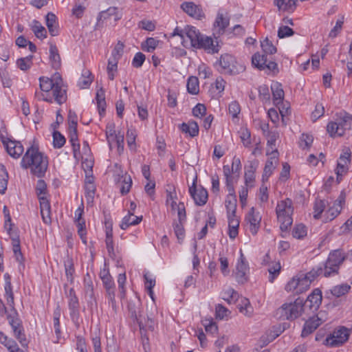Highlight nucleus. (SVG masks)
<instances>
[{"label":"nucleus","mask_w":352,"mask_h":352,"mask_svg":"<svg viewBox=\"0 0 352 352\" xmlns=\"http://www.w3.org/2000/svg\"><path fill=\"white\" fill-rule=\"evenodd\" d=\"M78 229V234L80 236L82 243H87V231L85 228V221L84 219L74 220Z\"/></svg>","instance_id":"49"},{"label":"nucleus","mask_w":352,"mask_h":352,"mask_svg":"<svg viewBox=\"0 0 352 352\" xmlns=\"http://www.w3.org/2000/svg\"><path fill=\"white\" fill-rule=\"evenodd\" d=\"M292 235L296 239H302L307 235V228L303 224L296 225L293 230Z\"/></svg>","instance_id":"59"},{"label":"nucleus","mask_w":352,"mask_h":352,"mask_svg":"<svg viewBox=\"0 0 352 352\" xmlns=\"http://www.w3.org/2000/svg\"><path fill=\"white\" fill-rule=\"evenodd\" d=\"M281 266L278 261H272L268 266V272L270 273L269 281L272 283L274 279L279 275Z\"/></svg>","instance_id":"40"},{"label":"nucleus","mask_w":352,"mask_h":352,"mask_svg":"<svg viewBox=\"0 0 352 352\" xmlns=\"http://www.w3.org/2000/svg\"><path fill=\"white\" fill-rule=\"evenodd\" d=\"M180 129L183 133L188 134L190 137L194 138L199 134V126L195 121H189L188 123H182Z\"/></svg>","instance_id":"30"},{"label":"nucleus","mask_w":352,"mask_h":352,"mask_svg":"<svg viewBox=\"0 0 352 352\" xmlns=\"http://www.w3.org/2000/svg\"><path fill=\"white\" fill-rule=\"evenodd\" d=\"M237 307L241 314L248 317L252 316L254 310L248 298H241Z\"/></svg>","instance_id":"31"},{"label":"nucleus","mask_w":352,"mask_h":352,"mask_svg":"<svg viewBox=\"0 0 352 352\" xmlns=\"http://www.w3.org/2000/svg\"><path fill=\"white\" fill-rule=\"evenodd\" d=\"M100 277L104 287L113 286L115 285L109 270L105 268L101 270L100 272Z\"/></svg>","instance_id":"47"},{"label":"nucleus","mask_w":352,"mask_h":352,"mask_svg":"<svg viewBox=\"0 0 352 352\" xmlns=\"http://www.w3.org/2000/svg\"><path fill=\"white\" fill-rule=\"evenodd\" d=\"M349 329L341 326L335 329L324 340L323 344L330 347H338L344 344L349 338Z\"/></svg>","instance_id":"9"},{"label":"nucleus","mask_w":352,"mask_h":352,"mask_svg":"<svg viewBox=\"0 0 352 352\" xmlns=\"http://www.w3.org/2000/svg\"><path fill=\"white\" fill-rule=\"evenodd\" d=\"M65 143V137L58 131H54L53 133V144L54 148H60Z\"/></svg>","instance_id":"64"},{"label":"nucleus","mask_w":352,"mask_h":352,"mask_svg":"<svg viewBox=\"0 0 352 352\" xmlns=\"http://www.w3.org/2000/svg\"><path fill=\"white\" fill-rule=\"evenodd\" d=\"M93 81V77L90 71L85 69L82 71V76L78 81V85L81 89L87 88Z\"/></svg>","instance_id":"35"},{"label":"nucleus","mask_w":352,"mask_h":352,"mask_svg":"<svg viewBox=\"0 0 352 352\" xmlns=\"http://www.w3.org/2000/svg\"><path fill=\"white\" fill-rule=\"evenodd\" d=\"M118 9L116 7H110L107 10L102 11L99 13L98 16V23L97 25H99V23L102 19L106 20L110 19L111 16H114V20L117 21L119 19V16H118Z\"/></svg>","instance_id":"32"},{"label":"nucleus","mask_w":352,"mask_h":352,"mask_svg":"<svg viewBox=\"0 0 352 352\" xmlns=\"http://www.w3.org/2000/svg\"><path fill=\"white\" fill-rule=\"evenodd\" d=\"M272 91L274 103L276 104L281 103L284 98V91L281 85L278 83H275L272 86Z\"/></svg>","instance_id":"37"},{"label":"nucleus","mask_w":352,"mask_h":352,"mask_svg":"<svg viewBox=\"0 0 352 352\" xmlns=\"http://www.w3.org/2000/svg\"><path fill=\"white\" fill-rule=\"evenodd\" d=\"M344 16L341 15L339 19H338L336 25L333 28V29L330 31L329 34V36L330 38H335L337 36L338 33L342 30V25L344 24Z\"/></svg>","instance_id":"55"},{"label":"nucleus","mask_w":352,"mask_h":352,"mask_svg":"<svg viewBox=\"0 0 352 352\" xmlns=\"http://www.w3.org/2000/svg\"><path fill=\"white\" fill-rule=\"evenodd\" d=\"M50 58L52 66L54 69H58L60 67V57L58 49L55 45H51L50 47Z\"/></svg>","instance_id":"33"},{"label":"nucleus","mask_w":352,"mask_h":352,"mask_svg":"<svg viewBox=\"0 0 352 352\" xmlns=\"http://www.w3.org/2000/svg\"><path fill=\"white\" fill-rule=\"evenodd\" d=\"M3 143L8 153L13 158L20 157L24 151L22 144L19 141L8 139L7 141L3 140Z\"/></svg>","instance_id":"20"},{"label":"nucleus","mask_w":352,"mask_h":352,"mask_svg":"<svg viewBox=\"0 0 352 352\" xmlns=\"http://www.w3.org/2000/svg\"><path fill=\"white\" fill-rule=\"evenodd\" d=\"M181 8L188 15L196 19L201 20L205 16L201 6L196 5L193 2H184L181 5Z\"/></svg>","instance_id":"18"},{"label":"nucleus","mask_w":352,"mask_h":352,"mask_svg":"<svg viewBox=\"0 0 352 352\" xmlns=\"http://www.w3.org/2000/svg\"><path fill=\"white\" fill-rule=\"evenodd\" d=\"M351 289V286L348 284H342L333 287L331 293L336 297H340L347 294Z\"/></svg>","instance_id":"42"},{"label":"nucleus","mask_w":352,"mask_h":352,"mask_svg":"<svg viewBox=\"0 0 352 352\" xmlns=\"http://www.w3.org/2000/svg\"><path fill=\"white\" fill-rule=\"evenodd\" d=\"M69 124V142L72 144L73 153L75 158H78L80 157V144L78 140L77 135V124Z\"/></svg>","instance_id":"23"},{"label":"nucleus","mask_w":352,"mask_h":352,"mask_svg":"<svg viewBox=\"0 0 352 352\" xmlns=\"http://www.w3.org/2000/svg\"><path fill=\"white\" fill-rule=\"evenodd\" d=\"M118 133L115 130L114 123H109L106 126V137L109 145L111 148L113 144H114L115 136H117Z\"/></svg>","instance_id":"46"},{"label":"nucleus","mask_w":352,"mask_h":352,"mask_svg":"<svg viewBox=\"0 0 352 352\" xmlns=\"http://www.w3.org/2000/svg\"><path fill=\"white\" fill-rule=\"evenodd\" d=\"M321 274L324 275V267L320 266L316 268H313L304 276L307 280H310V283H311L312 281H314L318 276Z\"/></svg>","instance_id":"58"},{"label":"nucleus","mask_w":352,"mask_h":352,"mask_svg":"<svg viewBox=\"0 0 352 352\" xmlns=\"http://www.w3.org/2000/svg\"><path fill=\"white\" fill-rule=\"evenodd\" d=\"M21 166L24 169L30 168L31 173L36 177H42L47 169L48 160L37 147L32 146L22 157Z\"/></svg>","instance_id":"3"},{"label":"nucleus","mask_w":352,"mask_h":352,"mask_svg":"<svg viewBox=\"0 0 352 352\" xmlns=\"http://www.w3.org/2000/svg\"><path fill=\"white\" fill-rule=\"evenodd\" d=\"M239 294L232 288H228L222 292V298L229 304L235 303L239 298Z\"/></svg>","instance_id":"41"},{"label":"nucleus","mask_w":352,"mask_h":352,"mask_svg":"<svg viewBox=\"0 0 352 352\" xmlns=\"http://www.w3.org/2000/svg\"><path fill=\"white\" fill-rule=\"evenodd\" d=\"M236 196L235 194V190H232V192H228V195L226 196L225 205L227 210V214H233L236 213Z\"/></svg>","instance_id":"28"},{"label":"nucleus","mask_w":352,"mask_h":352,"mask_svg":"<svg viewBox=\"0 0 352 352\" xmlns=\"http://www.w3.org/2000/svg\"><path fill=\"white\" fill-rule=\"evenodd\" d=\"M188 28H196L195 27H193V26H190V25H187L184 28V29H180L178 27H177L173 32V36H180L181 39H182V44L184 47H188V45H189V40L188 39V38L186 37V33L188 30Z\"/></svg>","instance_id":"39"},{"label":"nucleus","mask_w":352,"mask_h":352,"mask_svg":"<svg viewBox=\"0 0 352 352\" xmlns=\"http://www.w3.org/2000/svg\"><path fill=\"white\" fill-rule=\"evenodd\" d=\"M266 155L269 156V157L264 167L263 177L267 179L278 164L279 153L277 149L271 151L267 150Z\"/></svg>","instance_id":"16"},{"label":"nucleus","mask_w":352,"mask_h":352,"mask_svg":"<svg viewBox=\"0 0 352 352\" xmlns=\"http://www.w3.org/2000/svg\"><path fill=\"white\" fill-rule=\"evenodd\" d=\"M84 291L86 298L93 300L94 297V284L89 274L84 278Z\"/></svg>","instance_id":"38"},{"label":"nucleus","mask_w":352,"mask_h":352,"mask_svg":"<svg viewBox=\"0 0 352 352\" xmlns=\"http://www.w3.org/2000/svg\"><path fill=\"white\" fill-rule=\"evenodd\" d=\"M67 297L69 298V307L70 309V315L72 318L78 314V299L76 296L74 289L70 288L68 293Z\"/></svg>","instance_id":"25"},{"label":"nucleus","mask_w":352,"mask_h":352,"mask_svg":"<svg viewBox=\"0 0 352 352\" xmlns=\"http://www.w3.org/2000/svg\"><path fill=\"white\" fill-rule=\"evenodd\" d=\"M345 259L344 253L340 250L331 252L324 265V276L329 277L338 273L340 265Z\"/></svg>","instance_id":"8"},{"label":"nucleus","mask_w":352,"mask_h":352,"mask_svg":"<svg viewBox=\"0 0 352 352\" xmlns=\"http://www.w3.org/2000/svg\"><path fill=\"white\" fill-rule=\"evenodd\" d=\"M248 228L250 232L255 235L257 234L261 225V216L258 212H256L254 208H251L245 219Z\"/></svg>","instance_id":"14"},{"label":"nucleus","mask_w":352,"mask_h":352,"mask_svg":"<svg viewBox=\"0 0 352 352\" xmlns=\"http://www.w3.org/2000/svg\"><path fill=\"white\" fill-rule=\"evenodd\" d=\"M38 80L39 89H36L34 93V97L37 100L50 103L54 101L58 104L66 102V87L58 72H56L51 78L41 76Z\"/></svg>","instance_id":"1"},{"label":"nucleus","mask_w":352,"mask_h":352,"mask_svg":"<svg viewBox=\"0 0 352 352\" xmlns=\"http://www.w3.org/2000/svg\"><path fill=\"white\" fill-rule=\"evenodd\" d=\"M40 209L42 219L45 224H50L52 222L51 219V208L47 199H41Z\"/></svg>","instance_id":"24"},{"label":"nucleus","mask_w":352,"mask_h":352,"mask_svg":"<svg viewBox=\"0 0 352 352\" xmlns=\"http://www.w3.org/2000/svg\"><path fill=\"white\" fill-rule=\"evenodd\" d=\"M229 24L230 18L227 14L219 11L214 22V34H223Z\"/></svg>","instance_id":"21"},{"label":"nucleus","mask_w":352,"mask_h":352,"mask_svg":"<svg viewBox=\"0 0 352 352\" xmlns=\"http://www.w3.org/2000/svg\"><path fill=\"white\" fill-rule=\"evenodd\" d=\"M106 291V296L108 299V303L111 306L113 310L116 312L117 306L116 301L115 285L111 287H104Z\"/></svg>","instance_id":"43"},{"label":"nucleus","mask_w":352,"mask_h":352,"mask_svg":"<svg viewBox=\"0 0 352 352\" xmlns=\"http://www.w3.org/2000/svg\"><path fill=\"white\" fill-rule=\"evenodd\" d=\"M345 203V194L342 192L338 198L334 201L324 213V221L326 222L333 220L340 213L342 206Z\"/></svg>","instance_id":"12"},{"label":"nucleus","mask_w":352,"mask_h":352,"mask_svg":"<svg viewBox=\"0 0 352 352\" xmlns=\"http://www.w3.org/2000/svg\"><path fill=\"white\" fill-rule=\"evenodd\" d=\"M31 29L35 36L40 39H44L47 36V31L40 22L34 20L31 24Z\"/></svg>","instance_id":"34"},{"label":"nucleus","mask_w":352,"mask_h":352,"mask_svg":"<svg viewBox=\"0 0 352 352\" xmlns=\"http://www.w3.org/2000/svg\"><path fill=\"white\" fill-rule=\"evenodd\" d=\"M118 59L111 58L108 61L107 74L109 80H113L117 72Z\"/></svg>","instance_id":"50"},{"label":"nucleus","mask_w":352,"mask_h":352,"mask_svg":"<svg viewBox=\"0 0 352 352\" xmlns=\"http://www.w3.org/2000/svg\"><path fill=\"white\" fill-rule=\"evenodd\" d=\"M303 309L302 300H296L294 302L285 303L280 309L281 316L287 320H293L300 316Z\"/></svg>","instance_id":"10"},{"label":"nucleus","mask_w":352,"mask_h":352,"mask_svg":"<svg viewBox=\"0 0 352 352\" xmlns=\"http://www.w3.org/2000/svg\"><path fill=\"white\" fill-rule=\"evenodd\" d=\"M12 250L16 256V259L21 262L23 260V256L21 252L20 241L19 236L12 238Z\"/></svg>","instance_id":"57"},{"label":"nucleus","mask_w":352,"mask_h":352,"mask_svg":"<svg viewBox=\"0 0 352 352\" xmlns=\"http://www.w3.org/2000/svg\"><path fill=\"white\" fill-rule=\"evenodd\" d=\"M85 198L87 199V203H92L96 192V186L94 184L89 183V184H85Z\"/></svg>","instance_id":"56"},{"label":"nucleus","mask_w":352,"mask_h":352,"mask_svg":"<svg viewBox=\"0 0 352 352\" xmlns=\"http://www.w3.org/2000/svg\"><path fill=\"white\" fill-rule=\"evenodd\" d=\"M249 273V266L241 252L240 258L236 266V272L234 273L236 281L240 284H243L248 280V275Z\"/></svg>","instance_id":"17"},{"label":"nucleus","mask_w":352,"mask_h":352,"mask_svg":"<svg viewBox=\"0 0 352 352\" xmlns=\"http://www.w3.org/2000/svg\"><path fill=\"white\" fill-rule=\"evenodd\" d=\"M3 276L5 280V297L6 298L8 306L12 309V314L8 315L7 318L8 322L12 327L14 336L18 340L20 344L23 346H27L28 342L24 333L22 322L19 318L16 310L14 309V298L12 292V286L11 284V277L8 273L5 274Z\"/></svg>","instance_id":"2"},{"label":"nucleus","mask_w":352,"mask_h":352,"mask_svg":"<svg viewBox=\"0 0 352 352\" xmlns=\"http://www.w3.org/2000/svg\"><path fill=\"white\" fill-rule=\"evenodd\" d=\"M314 141V138L312 135L302 133L300 138L299 146L300 148L305 149L307 148H309L312 144Z\"/></svg>","instance_id":"61"},{"label":"nucleus","mask_w":352,"mask_h":352,"mask_svg":"<svg viewBox=\"0 0 352 352\" xmlns=\"http://www.w3.org/2000/svg\"><path fill=\"white\" fill-rule=\"evenodd\" d=\"M142 219V216L137 217L133 214V212L129 211L127 215L123 219L120 224V228L122 230L127 229L130 226H135L139 224Z\"/></svg>","instance_id":"27"},{"label":"nucleus","mask_w":352,"mask_h":352,"mask_svg":"<svg viewBox=\"0 0 352 352\" xmlns=\"http://www.w3.org/2000/svg\"><path fill=\"white\" fill-rule=\"evenodd\" d=\"M132 185V179L129 175H125L123 177V179L122 181V186L120 188V192L122 195L127 194L131 189Z\"/></svg>","instance_id":"63"},{"label":"nucleus","mask_w":352,"mask_h":352,"mask_svg":"<svg viewBox=\"0 0 352 352\" xmlns=\"http://www.w3.org/2000/svg\"><path fill=\"white\" fill-rule=\"evenodd\" d=\"M189 192L194 199L195 204L198 206H204L208 200V192L204 188L196 189L195 182L189 188Z\"/></svg>","instance_id":"22"},{"label":"nucleus","mask_w":352,"mask_h":352,"mask_svg":"<svg viewBox=\"0 0 352 352\" xmlns=\"http://www.w3.org/2000/svg\"><path fill=\"white\" fill-rule=\"evenodd\" d=\"M32 56H28L25 58H19L16 61L18 67L23 71L28 70L30 68L32 64Z\"/></svg>","instance_id":"54"},{"label":"nucleus","mask_w":352,"mask_h":352,"mask_svg":"<svg viewBox=\"0 0 352 352\" xmlns=\"http://www.w3.org/2000/svg\"><path fill=\"white\" fill-rule=\"evenodd\" d=\"M47 185L44 180L39 179L36 184V193L38 197L39 201L41 199H47L46 197Z\"/></svg>","instance_id":"60"},{"label":"nucleus","mask_w":352,"mask_h":352,"mask_svg":"<svg viewBox=\"0 0 352 352\" xmlns=\"http://www.w3.org/2000/svg\"><path fill=\"white\" fill-rule=\"evenodd\" d=\"M187 90L191 94H197L199 91L198 78L195 76H190L187 81Z\"/></svg>","instance_id":"44"},{"label":"nucleus","mask_w":352,"mask_h":352,"mask_svg":"<svg viewBox=\"0 0 352 352\" xmlns=\"http://www.w3.org/2000/svg\"><path fill=\"white\" fill-rule=\"evenodd\" d=\"M322 292L319 289H315L312 293L308 296L307 302H309V307L311 309H317L322 302Z\"/></svg>","instance_id":"29"},{"label":"nucleus","mask_w":352,"mask_h":352,"mask_svg":"<svg viewBox=\"0 0 352 352\" xmlns=\"http://www.w3.org/2000/svg\"><path fill=\"white\" fill-rule=\"evenodd\" d=\"M216 318L219 320H223L227 318L230 311L224 306L221 304H218L215 307Z\"/></svg>","instance_id":"62"},{"label":"nucleus","mask_w":352,"mask_h":352,"mask_svg":"<svg viewBox=\"0 0 352 352\" xmlns=\"http://www.w3.org/2000/svg\"><path fill=\"white\" fill-rule=\"evenodd\" d=\"M325 314L320 311L316 316L310 318L305 323L302 331V337H306L313 333L322 322L325 321L324 318Z\"/></svg>","instance_id":"13"},{"label":"nucleus","mask_w":352,"mask_h":352,"mask_svg":"<svg viewBox=\"0 0 352 352\" xmlns=\"http://www.w3.org/2000/svg\"><path fill=\"white\" fill-rule=\"evenodd\" d=\"M186 37L189 40V45L196 49H201L208 54L218 53L220 45L217 38L201 34L197 28H188Z\"/></svg>","instance_id":"4"},{"label":"nucleus","mask_w":352,"mask_h":352,"mask_svg":"<svg viewBox=\"0 0 352 352\" xmlns=\"http://www.w3.org/2000/svg\"><path fill=\"white\" fill-rule=\"evenodd\" d=\"M46 25L49 30L50 34L52 36H57L59 32L58 23L56 21V16L52 12L47 13L46 15Z\"/></svg>","instance_id":"26"},{"label":"nucleus","mask_w":352,"mask_h":352,"mask_svg":"<svg viewBox=\"0 0 352 352\" xmlns=\"http://www.w3.org/2000/svg\"><path fill=\"white\" fill-rule=\"evenodd\" d=\"M293 212L294 208L292 199L287 198L278 202L276 207V214L282 231L287 230L292 226Z\"/></svg>","instance_id":"6"},{"label":"nucleus","mask_w":352,"mask_h":352,"mask_svg":"<svg viewBox=\"0 0 352 352\" xmlns=\"http://www.w3.org/2000/svg\"><path fill=\"white\" fill-rule=\"evenodd\" d=\"M184 223L185 222L179 221L173 223L174 232L179 243L183 241L185 237V230L184 228Z\"/></svg>","instance_id":"48"},{"label":"nucleus","mask_w":352,"mask_h":352,"mask_svg":"<svg viewBox=\"0 0 352 352\" xmlns=\"http://www.w3.org/2000/svg\"><path fill=\"white\" fill-rule=\"evenodd\" d=\"M352 129V116L346 112H341L338 115L336 121L329 122L327 131L331 137H340L345 131Z\"/></svg>","instance_id":"7"},{"label":"nucleus","mask_w":352,"mask_h":352,"mask_svg":"<svg viewBox=\"0 0 352 352\" xmlns=\"http://www.w3.org/2000/svg\"><path fill=\"white\" fill-rule=\"evenodd\" d=\"M166 205L170 206L172 210H175L177 206L176 202L177 196L175 189L173 190L170 188V190H166Z\"/></svg>","instance_id":"45"},{"label":"nucleus","mask_w":352,"mask_h":352,"mask_svg":"<svg viewBox=\"0 0 352 352\" xmlns=\"http://www.w3.org/2000/svg\"><path fill=\"white\" fill-rule=\"evenodd\" d=\"M223 175L226 179V185L228 192L234 190V184L237 182L239 173L234 170L233 168H230L229 165L223 166Z\"/></svg>","instance_id":"19"},{"label":"nucleus","mask_w":352,"mask_h":352,"mask_svg":"<svg viewBox=\"0 0 352 352\" xmlns=\"http://www.w3.org/2000/svg\"><path fill=\"white\" fill-rule=\"evenodd\" d=\"M219 65L223 72L230 74H236L245 69L242 65H237L234 57L228 54L221 56Z\"/></svg>","instance_id":"11"},{"label":"nucleus","mask_w":352,"mask_h":352,"mask_svg":"<svg viewBox=\"0 0 352 352\" xmlns=\"http://www.w3.org/2000/svg\"><path fill=\"white\" fill-rule=\"evenodd\" d=\"M261 47L263 54L255 53L252 58V65L260 70L265 69L270 71L275 70L277 68V64L274 61L268 60L267 55L275 54L276 52V47L267 38H265L261 42Z\"/></svg>","instance_id":"5"},{"label":"nucleus","mask_w":352,"mask_h":352,"mask_svg":"<svg viewBox=\"0 0 352 352\" xmlns=\"http://www.w3.org/2000/svg\"><path fill=\"white\" fill-rule=\"evenodd\" d=\"M298 293L301 294L306 292L310 287V280H307L304 275L297 276Z\"/></svg>","instance_id":"52"},{"label":"nucleus","mask_w":352,"mask_h":352,"mask_svg":"<svg viewBox=\"0 0 352 352\" xmlns=\"http://www.w3.org/2000/svg\"><path fill=\"white\" fill-rule=\"evenodd\" d=\"M0 176L1 177L0 184L1 189L0 192L3 194L7 188L8 173L4 165L0 164Z\"/></svg>","instance_id":"51"},{"label":"nucleus","mask_w":352,"mask_h":352,"mask_svg":"<svg viewBox=\"0 0 352 352\" xmlns=\"http://www.w3.org/2000/svg\"><path fill=\"white\" fill-rule=\"evenodd\" d=\"M350 162L351 152L349 148H346L340 155L336 169V174L337 175V180L338 182H340L342 176L348 172V166Z\"/></svg>","instance_id":"15"},{"label":"nucleus","mask_w":352,"mask_h":352,"mask_svg":"<svg viewBox=\"0 0 352 352\" xmlns=\"http://www.w3.org/2000/svg\"><path fill=\"white\" fill-rule=\"evenodd\" d=\"M96 100L97 101L99 113L101 115L102 112H104L106 107L104 92L102 89L97 92Z\"/></svg>","instance_id":"53"},{"label":"nucleus","mask_w":352,"mask_h":352,"mask_svg":"<svg viewBox=\"0 0 352 352\" xmlns=\"http://www.w3.org/2000/svg\"><path fill=\"white\" fill-rule=\"evenodd\" d=\"M276 5L279 10L287 12H294L296 5L294 0H276Z\"/></svg>","instance_id":"36"}]
</instances>
